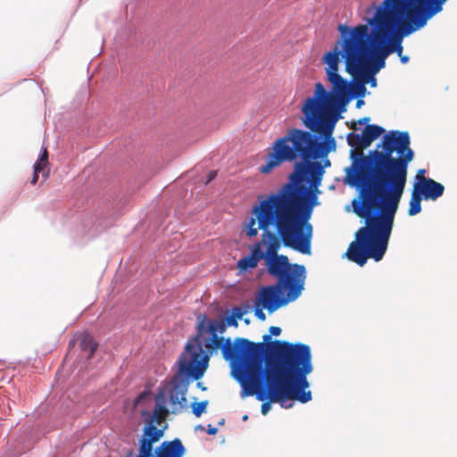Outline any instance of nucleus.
Here are the masks:
<instances>
[{"instance_id":"nucleus-1","label":"nucleus","mask_w":457,"mask_h":457,"mask_svg":"<svg viewBox=\"0 0 457 457\" xmlns=\"http://www.w3.org/2000/svg\"><path fill=\"white\" fill-rule=\"evenodd\" d=\"M303 193L293 184L282 186L276 193L258 196L252 217L245 224V233L253 237L262 230V241L256 242L251 253L237 262L240 272L257 267L263 259L269 274L277 284L263 287L259 294L260 304L270 313L299 297L304 287L305 268L290 263L287 255L278 252L283 244L303 254H311L312 226L311 206H301Z\"/></svg>"},{"instance_id":"nucleus-2","label":"nucleus","mask_w":457,"mask_h":457,"mask_svg":"<svg viewBox=\"0 0 457 457\" xmlns=\"http://www.w3.org/2000/svg\"><path fill=\"white\" fill-rule=\"evenodd\" d=\"M408 132L390 131L382 140V151L360 154L347 170L351 185L358 189L353 212L365 220L345 253L347 258L363 266L369 258L380 261L386 252L395 215L407 182L408 165L414 158Z\"/></svg>"},{"instance_id":"nucleus-3","label":"nucleus","mask_w":457,"mask_h":457,"mask_svg":"<svg viewBox=\"0 0 457 457\" xmlns=\"http://www.w3.org/2000/svg\"><path fill=\"white\" fill-rule=\"evenodd\" d=\"M326 60L325 70L332 91L328 92L321 83H317L313 96L307 97L301 108L303 124L310 131L288 129L285 136L272 143L265 164L259 168L261 173L269 174L284 162H295L289 182L284 186L293 184L303 191L301 206H311V214L316 196L311 195L307 184L319 186L324 168L331 165L327 156L337 147L332 135L338 120V108L346 105L350 99L347 80L337 74V53L328 54Z\"/></svg>"},{"instance_id":"nucleus-4","label":"nucleus","mask_w":457,"mask_h":457,"mask_svg":"<svg viewBox=\"0 0 457 457\" xmlns=\"http://www.w3.org/2000/svg\"><path fill=\"white\" fill-rule=\"evenodd\" d=\"M445 0H383L376 9L368 24L353 29L340 24L338 30L342 40H338L332 51L325 54L323 62L328 65L327 55L337 53L345 60V70L353 77L364 75L375 51L382 50L383 58L396 52L403 54L402 37L424 27L428 19L442 10ZM328 66H326L327 68Z\"/></svg>"},{"instance_id":"nucleus-5","label":"nucleus","mask_w":457,"mask_h":457,"mask_svg":"<svg viewBox=\"0 0 457 457\" xmlns=\"http://www.w3.org/2000/svg\"><path fill=\"white\" fill-rule=\"evenodd\" d=\"M227 327L224 320L199 315L196 335L188 341L179 357V373L195 380L200 379L208 368L210 357L220 349L223 358L230 362L233 377L241 386L260 358L264 356L265 344L242 337L232 343L229 337H219L218 333L223 334Z\"/></svg>"},{"instance_id":"nucleus-6","label":"nucleus","mask_w":457,"mask_h":457,"mask_svg":"<svg viewBox=\"0 0 457 457\" xmlns=\"http://www.w3.org/2000/svg\"><path fill=\"white\" fill-rule=\"evenodd\" d=\"M312 370H307L278 381L264 384L263 356L257 361L247 378L242 382L240 395L242 398L255 395L259 401L270 400L278 403L283 408H289L287 404L289 400L298 401L302 403L312 400V392L306 391L309 387L307 376Z\"/></svg>"},{"instance_id":"nucleus-7","label":"nucleus","mask_w":457,"mask_h":457,"mask_svg":"<svg viewBox=\"0 0 457 457\" xmlns=\"http://www.w3.org/2000/svg\"><path fill=\"white\" fill-rule=\"evenodd\" d=\"M272 359L264 369V384L281 380L294 374L313 370L308 345L275 340L271 343Z\"/></svg>"},{"instance_id":"nucleus-8","label":"nucleus","mask_w":457,"mask_h":457,"mask_svg":"<svg viewBox=\"0 0 457 457\" xmlns=\"http://www.w3.org/2000/svg\"><path fill=\"white\" fill-rule=\"evenodd\" d=\"M154 401L155 406L152 414L146 410L140 411V415L145 418V426L139 442V453L137 457H154L153 445L162 437L164 429L167 428V426H164L162 428H157L155 426L164 422L170 413L166 406L165 392L163 390L159 391L154 397Z\"/></svg>"},{"instance_id":"nucleus-9","label":"nucleus","mask_w":457,"mask_h":457,"mask_svg":"<svg viewBox=\"0 0 457 457\" xmlns=\"http://www.w3.org/2000/svg\"><path fill=\"white\" fill-rule=\"evenodd\" d=\"M424 200L435 201L443 195L445 187L441 183L428 179L422 183H413V188Z\"/></svg>"},{"instance_id":"nucleus-10","label":"nucleus","mask_w":457,"mask_h":457,"mask_svg":"<svg viewBox=\"0 0 457 457\" xmlns=\"http://www.w3.org/2000/svg\"><path fill=\"white\" fill-rule=\"evenodd\" d=\"M186 393L187 385L183 383H176L172 386L169 394L172 413H179L187 406Z\"/></svg>"},{"instance_id":"nucleus-11","label":"nucleus","mask_w":457,"mask_h":457,"mask_svg":"<svg viewBox=\"0 0 457 457\" xmlns=\"http://www.w3.org/2000/svg\"><path fill=\"white\" fill-rule=\"evenodd\" d=\"M185 453L186 449L179 438L162 442L155 451L156 457H183Z\"/></svg>"},{"instance_id":"nucleus-12","label":"nucleus","mask_w":457,"mask_h":457,"mask_svg":"<svg viewBox=\"0 0 457 457\" xmlns=\"http://www.w3.org/2000/svg\"><path fill=\"white\" fill-rule=\"evenodd\" d=\"M385 129L378 125L368 124L362 130L363 140L369 147L371 143L385 133Z\"/></svg>"},{"instance_id":"nucleus-13","label":"nucleus","mask_w":457,"mask_h":457,"mask_svg":"<svg viewBox=\"0 0 457 457\" xmlns=\"http://www.w3.org/2000/svg\"><path fill=\"white\" fill-rule=\"evenodd\" d=\"M79 346L82 351L88 352L87 358H92L97 349V344L94 340L93 337L87 333H84L79 337Z\"/></svg>"},{"instance_id":"nucleus-14","label":"nucleus","mask_w":457,"mask_h":457,"mask_svg":"<svg viewBox=\"0 0 457 457\" xmlns=\"http://www.w3.org/2000/svg\"><path fill=\"white\" fill-rule=\"evenodd\" d=\"M423 198L413 189L409 202L408 214L414 216L421 212V201Z\"/></svg>"},{"instance_id":"nucleus-15","label":"nucleus","mask_w":457,"mask_h":457,"mask_svg":"<svg viewBox=\"0 0 457 457\" xmlns=\"http://www.w3.org/2000/svg\"><path fill=\"white\" fill-rule=\"evenodd\" d=\"M347 143L349 145L355 147V148H361L364 149L367 148V145L363 140L362 134H355L353 132H351L347 135Z\"/></svg>"},{"instance_id":"nucleus-16","label":"nucleus","mask_w":457,"mask_h":457,"mask_svg":"<svg viewBox=\"0 0 457 457\" xmlns=\"http://www.w3.org/2000/svg\"><path fill=\"white\" fill-rule=\"evenodd\" d=\"M281 334V328L279 327H275V326H271L270 328V334H266L262 337V339L263 341L262 343H264L265 344V350H264V353L266 352L267 349H271V336H275V337H278Z\"/></svg>"},{"instance_id":"nucleus-17","label":"nucleus","mask_w":457,"mask_h":457,"mask_svg":"<svg viewBox=\"0 0 457 457\" xmlns=\"http://www.w3.org/2000/svg\"><path fill=\"white\" fill-rule=\"evenodd\" d=\"M49 162L42 161L38 159L34 164V170L36 172H42V176L45 179H46L49 176V169H48Z\"/></svg>"},{"instance_id":"nucleus-18","label":"nucleus","mask_w":457,"mask_h":457,"mask_svg":"<svg viewBox=\"0 0 457 457\" xmlns=\"http://www.w3.org/2000/svg\"><path fill=\"white\" fill-rule=\"evenodd\" d=\"M347 84H348V86H350V84L348 82H347ZM365 92H366V87L364 86V83H362V82L356 83L352 88V93L355 96L362 97V96H364ZM349 97H350V99H349V101H350L351 100V87H349Z\"/></svg>"},{"instance_id":"nucleus-19","label":"nucleus","mask_w":457,"mask_h":457,"mask_svg":"<svg viewBox=\"0 0 457 457\" xmlns=\"http://www.w3.org/2000/svg\"><path fill=\"white\" fill-rule=\"evenodd\" d=\"M208 405V401H202L199 403H193L192 407V412L196 416L200 417L205 411Z\"/></svg>"},{"instance_id":"nucleus-20","label":"nucleus","mask_w":457,"mask_h":457,"mask_svg":"<svg viewBox=\"0 0 457 457\" xmlns=\"http://www.w3.org/2000/svg\"><path fill=\"white\" fill-rule=\"evenodd\" d=\"M425 174H426L425 169L419 170L416 173L414 183H422L425 180H428L429 178H427L425 176Z\"/></svg>"},{"instance_id":"nucleus-21","label":"nucleus","mask_w":457,"mask_h":457,"mask_svg":"<svg viewBox=\"0 0 457 457\" xmlns=\"http://www.w3.org/2000/svg\"><path fill=\"white\" fill-rule=\"evenodd\" d=\"M376 52L379 53V56L376 59V70L378 71L381 68L385 66V58H383L384 52L382 50H377Z\"/></svg>"},{"instance_id":"nucleus-22","label":"nucleus","mask_w":457,"mask_h":457,"mask_svg":"<svg viewBox=\"0 0 457 457\" xmlns=\"http://www.w3.org/2000/svg\"><path fill=\"white\" fill-rule=\"evenodd\" d=\"M263 403H262V406H261V412L262 415H266L271 409V403L270 400H264L262 401Z\"/></svg>"},{"instance_id":"nucleus-23","label":"nucleus","mask_w":457,"mask_h":457,"mask_svg":"<svg viewBox=\"0 0 457 457\" xmlns=\"http://www.w3.org/2000/svg\"><path fill=\"white\" fill-rule=\"evenodd\" d=\"M245 311L241 307H234L231 314L238 320H241L245 314Z\"/></svg>"},{"instance_id":"nucleus-24","label":"nucleus","mask_w":457,"mask_h":457,"mask_svg":"<svg viewBox=\"0 0 457 457\" xmlns=\"http://www.w3.org/2000/svg\"><path fill=\"white\" fill-rule=\"evenodd\" d=\"M224 321L227 326L236 327V328L238 326V320L232 314L228 316Z\"/></svg>"},{"instance_id":"nucleus-25","label":"nucleus","mask_w":457,"mask_h":457,"mask_svg":"<svg viewBox=\"0 0 457 457\" xmlns=\"http://www.w3.org/2000/svg\"><path fill=\"white\" fill-rule=\"evenodd\" d=\"M254 314H255V316H256L259 320H262V321H263V320H265V319H266V315H265V313L263 312L262 309H261V308H258V307H257V308L255 309Z\"/></svg>"},{"instance_id":"nucleus-26","label":"nucleus","mask_w":457,"mask_h":457,"mask_svg":"<svg viewBox=\"0 0 457 457\" xmlns=\"http://www.w3.org/2000/svg\"><path fill=\"white\" fill-rule=\"evenodd\" d=\"M149 395L146 392L141 393L135 400V405H138L145 398H148Z\"/></svg>"},{"instance_id":"nucleus-27","label":"nucleus","mask_w":457,"mask_h":457,"mask_svg":"<svg viewBox=\"0 0 457 457\" xmlns=\"http://www.w3.org/2000/svg\"><path fill=\"white\" fill-rule=\"evenodd\" d=\"M42 161H48V152L46 146L42 147V152L39 156Z\"/></svg>"},{"instance_id":"nucleus-28","label":"nucleus","mask_w":457,"mask_h":457,"mask_svg":"<svg viewBox=\"0 0 457 457\" xmlns=\"http://www.w3.org/2000/svg\"><path fill=\"white\" fill-rule=\"evenodd\" d=\"M217 432H218L217 428L212 427V425H208L207 433L209 435L214 436L217 434Z\"/></svg>"},{"instance_id":"nucleus-29","label":"nucleus","mask_w":457,"mask_h":457,"mask_svg":"<svg viewBox=\"0 0 457 457\" xmlns=\"http://www.w3.org/2000/svg\"><path fill=\"white\" fill-rule=\"evenodd\" d=\"M216 175H217V172H216V171H214V170L211 171V172L209 173V175H208V179H207V181H206V184H208L209 182H211V181H212V180L216 177Z\"/></svg>"},{"instance_id":"nucleus-30","label":"nucleus","mask_w":457,"mask_h":457,"mask_svg":"<svg viewBox=\"0 0 457 457\" xmlns=\"http://www.w3.org/2000/svg\"><path fill=\"white\" fill-rule=\"evenodd\" d=\"M38 173H39V172H36V171L34 170V174H33V177H32L31 181H30V183H31L32 185H36V184H37V180H38Z\"/></svg>"},{"instance_id":"nucleus-31","label":"nucleus","mask_w":457,"mask_h":457,"mask_svg":"<svg viewBox=\"0 0 457 457\" xmlns=\"http://www.w3.org/2000/svg\"><path fill=\"white\" fill-rule=\"evenodd\" d=\"M370 117H363L360 120H358L357 123L360 124V125H362V124H366L370 121Z\"/></svg>"},{"instance_id":"nucleus-32","label":"nucleus","mask_w":457,"mask_h":457,"mask_svg":"<svg viewBox=\"0 0 457 457\" xmlns=\"http://www.w3.org/2000/svg\"><path fill=\"white\" fill-rule=\"evenodd\" d=\"M400 59H401V62H402L403 63H407V62H409V57H408V56H406V55H402V54H401Z\"/></svg>"},{"instance_id":"nucleus-33","label":"nucleus","mask_w":457,"mask_h":457,"mask_svg":"<svg viewBox=\"0 0 457 457\" xmlns=\"http://www.w3.org/2000/svg\"><path fill=\"white\" fill-rule=\"evenodd\" d=\"M363 104H364L363 100L359 99V100H357V102H356V107H357V108H360Z\"/></svg>"},{"instance_id":"nucleus-34","label":"nucleus","mask_w":457,"mask_h":457,"mask_svg":"<svg viewBox=\"0 0 457 457\" xmlns=\"http://www.w3.org/2000/svg\"><path fill=\"white\" fill-rule=\"evenodd\" d=\"M371 86H373V87L376 86V79L374 78H372Z\"/></svg>"},{"instance_id":"nucleus-35","label":"nucleus","mask_w":457,"mask_h":457,"mask_svg":"<svg viewBox=\"0 0 457 457\" xmlns=\"http://www.w3.org/2000/svg\"><path fill=\"white\" fill-rule=\"evenodd\" d=\"M195 428H196V429H201V430H203V429H204V427H203L202 425H198Z\"/></svg>"},{"instance_id":"nucleus-36","label":"nucleus","mask_w":457,"mask_h":457,"mask_svg":"<svg viewBox=\"0 0 457 457\" xmlns=\"http://www.w3.org/2000/svg\"><path fill=\"white\" fill-rule=\"evenodd\" d=\"M351 128H352L353 129H354V130H356V129H357V128H356V126H355V122H354V123H353V125L351 126Z\"/></svg>"}]
</instances>
